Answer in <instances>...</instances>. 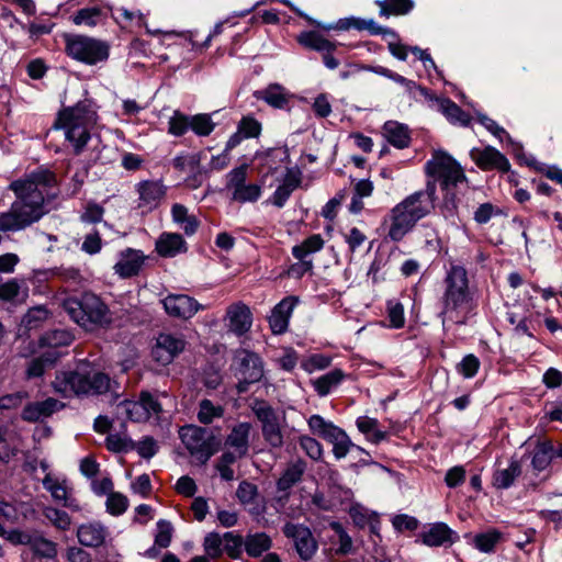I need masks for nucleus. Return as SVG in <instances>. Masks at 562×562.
Here are the masks:
<instances>
[{
	"mask_svg": "<svg viewBox=\"0 0 562 562\" xmlns=\"http://www.w3.org/2000/svg\"><path fill=\"white\" fill-rule=\"evenodd\" d=\"M56 186L55 173L42 168L12 181L9 189L16 200L0 214V231L18 232L38 222L47 213L46 202L56 195L49 193Z\"/></svg>",
	"mask_w": 562,
	"mask_h": 562,
	"instance_id": "f257e3e1",
	"label": "nucleus"
},
{
	"mask_svg": "<svg viewBox=\"0 0 562 562\" xmlns=\"http://www.w3.org/2000/svg\"><path fill=\"white\" fill-rule=\"evenodd\" d=\"M435 183L428 182L426 191H417L391 209L384 218L383 225L387 229V237L392 241H401L411 233L416 223L428 215L434 209Z\"/></svg>",
	"mask_w": 562,
	"mask_h": 562,
	"instance_id": "f03ea898",
	"label": "nucleus"
},
{
	"mask_svg": "<svg viewBox=\"0 0 562 562\" xmlns=\"http://www.w3.org/2000/svg\"><path fill=\"white\" fill-rule=\"evenodd\" d=\"M445 285L440 313L442 324L446 321L464 324L472 305L467 270L462 266L452 265L447 272Z\"/></svg>",
	"mask_w": 562,
	"mask_h": 562,
	"instance_id": "7ed1b4c3",
	"label": "nucleus"
},
{
	"mask_svg": "<svg viewBox=\"0 0 562 562\" xmlns=\"http://www.w3.org/2000/svg\"><path fill=\"white\" fill-rule=\"evenodd\" d=\"M98 115L87 102H78L58 113L56 128H61L65 138L72 146L74 153L80 155L91 138V131L97 124Z\"/></svg>",
	"mask_w": 562,
	"mask_h": 562,
	"instance_id": "20e7f679",
	"label": "nucleus"
},
{
	"mask_svg": "<svg viewBox=\"0 0 562 562\" xmlns=\"http://www.w3.org/2000/svg\"><path fill=\"white\" fill-rule=\"evenodd\" d=\"M53 390L64 396L95 395L111 390L110 378L100 371L86 368L58 371L50 383Z\"/></svg>",
	"mask_w": 562,
	"mask_h": 562,
	"instance_id": "39448f33",
	"label": "nucleus"
},
{
	"mask_svg": "<svg viewBox=\"0 0 562 562\" xmlns=\"http://www.w3.org/2000/svg\"><path fill=\"white\" fill-rule=\"evenodd\" d=\"M63 307L74 322L89 330L111 322L108 306L92 293L68 297L64 300Z\"/></svg>",
	"mask_w": 562,
	"mask_h": 562,
	"instance_id": "423d86ee",
	"label": "nucleus"
},
{
	"mask_svg": "<svg viewBox=\"0 0 562 562\" xmlns=\"http://www.w3.org/2000/svg\"><path fill=\"white\" fill-rule=\"evenodd\" d=\"M66 52L78 61L95 65L109 58L110 46L98 38L75 35L66 38Z\"/></svg>",
	"mask_w": 562,
	"mask_h": 562,
	"instance_id": "0eeeda50",
	"label": "nucleus"
},
{
	"mask_svg": "<svg viewBox=\"0 0 562 562\" xmlns=\"http://www.w3.org/2000/svg\"><path fill=\"white\" fill-rule=\"evenodd\" d=\"M180 438L191 456L202 464L216 452L214 437L205 428L195 425L184 426L180 429Z\"/></svg>",
	"mask_w": 562,
	"mask_h": 562,
	"instance_id": "6e6552de",
	"label": "nucleus"
},
{
	"mask_svg": "<svg viewBox=\"0 0 562 562\" xmlns=\"http://www.w3.org/2000/svg\"><path fill=\"white\" fill-rule=\"evenodd\" d=\"M426 172L440 181L443 189L457 186L465 180V175L460 165L448 154L437 151L426 165Z\"/></svg>",
	"mask_w": 562,
	"mask_h": 562,
	"instance_id": "1a4fd4ad",
	"label": "nucleus"
},
{
	"mask_svg": "<svg viewBox=\"0 0 562 562\" xmlns=\"http://www.w3.org/2000/svg\"><path fill=\"white\" fill-rule=\"evenodd\" d=\"M235 374L239 382V393L246 392L249 384L256 383L263 376V364L260 357L247 349L236 350L233 361Z\"/></svg>",
	"mask_w": 562,
	"mask_h": 562,
	"instance_id": "9d476101",
	"label": "nucleus"
},
{
	"mask_svg": "<svg viewBox=\"0 0 562 562\" xmlns=\"http://www.w3.org/2000/svg\"><path fill=\"white\" fill-rule=\"evenodd\" d=\"M307 424L314 435L333 443V452L336 458L340 459L347 456L351 443L344 430L325 420L321 415H312Z\"/></svg>",
	"mask_w": 562,
	"mask_h": 562,
	"instance_id": "9b49d317",
	"label": "nucleus"
},
{
	"mask_svg": "<svg viewBox=\"0 0 562 562\" xmlns=\"http://www.w3.org/2000/svg\"><path fill=\"white\" fill-rule=\"evenodd\" d=\"M187 347V340L179 333H160L151 349L154 361L160 366L170 364Z\"/></svg>",
	"mask_w": 562,
	"mask_h": 562,
	"instance_id": "f8f14e48",
	"label": "nucleus"
},
{
	"mask_svg": "<svg viewBox=\"0 0 562 562\" xmlns=\"http://www.w3.org/2000/svg\"><path fill=\"white\" fill-rule=\"evenodd\" d=\"M284 536L292 539L302 560H310L317 551V541L312 531L304 525L288 522L283 526Z\"/></svg>",
	"mask_w": 562,
	"mask_h": 562,
	"instance_id": "ddd939ff",
	"label": "nucleus"
},
{
	"mask_svg": "<svg viewBox=\"0 0 562 562\" xmlns=\"http://www.w3.org/2000/svg\"><path fill=\"white\" fill-rule=\"evenodd\" d=\"M138 193V209L151 212L157 209L166 195V187L161 181L145 180L136 186Z\"/></svg>",
	"mask_w": 562,
	"mask_h": 562,
	"instance_id": "4468645a",
	"label": "nucleus"
},
{
	"mask_svg": "<svg viewBox=\"0 0 562 562\" xmlns=\"http://www.w3.org/2000/svg\"><path fill=\"white\" fill-rule=\"evenodd\" d=\"M470 156L475 165L483 170L496 169L502 172H507L510 169L508 159L492 146L473 148L470 151Z\"/></svg>",
	"mask_w": 562,
	"mask_h": 562,
	"instance_id": "2eb2a0df",
	"label": "nucleus"
},
{
	"mask_svg": "<svg viewBox=\"0 0 562 562\" xmlns=\"http://www.w3.org/2000/svg\"><path fill=\"white\" fill-rule=\"evenodd\" d=\"M229 331L237 336L246 334L252 325L250 308L243 302L231 304L225 314Z\"/></svg>",
	"mask_w": 562,
	"mask_h": 562,
	"instance_id": "dca6fc26",
	"label": "nucleus"
},
{
	"mask_svg": "<svg viewBox=\"0 0 562 562\" xmlns=\"http://www.w3.org/2000/svg\"><path fill=\"white\" fill-rule=\"evenodd\" d=\"M165 311L173 317L191 318L200 310V304L191 296L171 294L162 300Z\"/></svg>",
	"mask_w": 562,
	"mask_h": 562,
	"instance_id": "f3484780",
	"label": "nucleus"
},
{
	"mask_svg": "<svg viewBox=\"0 0 562 562\" xmlns=\"http://www.w3.org/2000/svg\"><path fill=\"white\" fill-rule=\"evenodd\" d=\"M65 406L64 403L56 398L48 397L44 401L32 402L25 405L21 417L29 423H36L50 417L54 413L60 411Z\"/></svg>",
	"mask_w": 562,
	"mask_h": 562,
	"instance_id": "a211bd4d",
	"label": "nucleus"
},
{
	"mask_svg": "<svg viewBox=\"0 0 562 562\" xmlns=\"http://www.w3.org/2000/svg\"><path fill=\"white\" fill-rule=\"evenodd\" d=\"M299 302L297 296H286L279 302L269 316V324L273 334H283L289 326V318Z\"/></svg>",
	"mask_w": 562,
	"mask_h": 562,
	"instance_id": "6ab92c4d",
	"label": "nucleus"
},
{
	"mask_svg": "<svg viewBox=\"0 0 562 562\" xmlns=\"http://www.w3.org/2000/svg\"><path fill=\"white\" fill-rule=\"evenodd\" d=\"M60 358V353L56 350H47L38 357L31 358L25 363L24 375L26 380L42 378L46 370L53 368Z\"/></svg>",
	"mask_w": 562,
	"mask_h": 562,
	"instance_id": "aec40b11",
	"label": "nucleus"
},
{
	"mask_svg": "<svg viewBox=\"0 0 562 562\" xmlns=\"http://www.w3.org/2000/svg\"><path fill=\"white\" fill-rule=\"evenodd\" d=\"M144 259L139 250L128 248L121 252L119 261L114 265V271L122 278L136 276L143 267Z\"/></svg>",
	"mask_w": 562,
	"mask_h": 562,
	"instance_id": "412c9836",
	"label": "nucleus"
},
{
	"mask_svg": "<svg viewBox=\"0 0 562 562\" xmlns=\"http://www.w3.org/2000/svg\"><path fill=\"white\" fill-rule=\"evenodd\" d=\"M456 533L445 522H436L420 533L424 544L428 547H440L446 543L454 542Z\"/></svg>",
	"mask_w": 562,
	"mask_h": 562,
	"instance_id": "4be33fe9",
	"label": "nucleus"
},
{
	"mask_svg": "<svg viewBox=\"0 0 562 562\" xmlns=\"http://www.w3.org/2000/svg\"><path fill=\"white\" fill-rule=\"evenodd\" d=\"M251 428L249 423H238L232 428L225 440V445L234 449L238 457H245L248 452Z\"/></svg>",
	"mask_w": 562,
	"mask_h": 562,
	"instance_id": "5701e85b",
	"label": "nucleus"
},
{
	"mask_svg": "<svg viewBox=\"0 0 562 562\" xmlns=\"http://www.w3.org/2000/svg\"><path fill=\"white\" fill-rule=\"evenodd\" d=\"M106 529L99 522H89L78 528L77 537L85 547L97 548L104 543Z\"/></svg>",
	"mask_w": 562,
	"mask_h": 562,
	"instance_id": "b1692460",
	"label": "nucleus"
},
{
	"mask_svg": "<svg viewBox=\"0 0 562 562\" xmlns=\"http://www.w3.org/2000/svg\"><path fill=\"white\" fill-rule=\"evenodd\" d=\"M324 246V239L321 235H312L306 238L302 244L296 245L292 248L293 256L301 261L303 271H310L313 268L311 260H305V257L310 254H314L321 250Z\"/></svg>",
	"mask_w": 562,
	"mask_h": 562,
	"instance_id": "393cba45",
	"label": "nucleus"
},
{
	"mask_svg": "<svg viewBox=\"0 0 562 562\" xmlns=\"http://www.w3.org/2000/svg\"><path fill=\"white\" fill-rule=\"evenodd\" d=\"M156 250L162 257H173L186 250V241L180 234L164 233L156 241Z\"/></svg>",
	"mask_w": 562,
	"mask_h": 562,
	"instance_id": "a878e982",
	"label": "nucleus"
},
{
	"mask_svg": "<svg viewBox=\"0 0 562 562\" xmlns=\"http://www.w3.org/2000/svg\"><path fill=\"white\" fill-rule=\"evenodd\" d=\"M306 470V463L302 460H296L285 468L280 479L277 482L278 491L286 492L296 483H299Z\"/></svg>",
	"mask_w": 562,
	"mask_h": 562,
	"instance_id": "bb28decb",
	"label": "nucleus"
},
{
	"mask_svg": "<svg viewBox=\"0 0 562 562\" xmlns=\"http://www.w3.org/2000/svg\"><path fill=\"white\" fill-rule=\"evenodd\" d=\"M385 139L397 148H405L409 144V134L405 125L396 121H387L383 126Z\"/></svg>",
	"mask_w": 562,
	"mask_h": 562,
	"instance_id": "cd10ccee",
	"label": "nucleus"
},
{
	"mask_svg": "<svg viewBox=\"0 0 562 562\" xmlns=\"http://www.w3.org/2000/svg\"><path fill=\"white\" fill-rule=\"evenodd\" d=\"M171 216L176 224L182 226L187 235H193L198 231V218L194 215L189 214V211L184 205L179 203L173 204L171 207Z\"/></svg>",
	"mask_w": 562,
	"mask_h": 562,
	"instance_id": "c85d7f7f",
	"label": "nucleus"
},
{
	"mask_svg": "<svg viewBox=\"0 0 562 562\" xmlns=\"http://www.w3.org/2000/svg\"><path fill=\"white\" fill-rule=\"evenodd\" d=\"M244 544L247 554L257 558L271 548L272 540L267 533L257 532L246 536Z\"/></svg>",
	"mask_w": 562,
	"mask_h": 562,
	"instance_id": "c756f323",
	"label": "nucleus"
},
{
	"mask_svg": "<svg viewBox=\"0 0 562 562\" xmlns=\"http://www.w3.org/2000/svg\"><path fill=\"white\" fill-rule=\"evenodd\" d=\"M297 41L301 45L318 52L330 53L335 48V45L331 42L317 32L301 33L297 36Z\"/></svg>",
	"mask_w": 562,
	"mask_h": 562,
	"instance_id": "7c9ffc66",
	"label": "nucleus"
},
{
	"mask_svg": "<svg viewBox=\"0 0 562 562\" xmlns=\"http://www.w3.org/2000/svg\"><path fill=\"white\" fill-rule=\"evenodd\" d=\"M74 341V336L64 329H55L45 333L38 339L40 347L56 349L63 346H69Z\"/></svg>",
	"mask_w": 562,
	"mask_h": 562,
	"instance_id": "2f4dec72",
	"label": "nucleus"
},
{
	"mask_svg": "<svg viewBox=\"0 0 562 562\" xmlns=\"http://www.w3.org/2000/svg\"><path fill=\"white\" fill-rule=\"evenodd\" d=\"M440 110L445 116L453 124L468 126L471 123L470 114L464 112L458 104L449 99H443L440 101Z\"/></svg>",
	"mask_w": 562,
	"mask_h": 562,
	"instance_id": "473e14b6",
	"label": "nucleus"
},
{
	"mask_svg": "<svg viewBox=\"0 0 562 562\" xmlns=\"http://www.w3.org/2000/svg\"><path fill=\"white\" fill-rule=\"evenodd\" d=\"M520 473L521 465L519 461L512 460L508 468L495 472L493 484L497 488H507L514 483L515 479L519 476Z\"/></svg>",
	"mask_w": 562,
	"mask_h": 562,
	"instance_id": "72a5a7b5",
	"label": "nucleus"
},
{
	"mask_svg": "<svg viewBox=\"0 0 562 562\" xmlns=\"http://www.w3.org/2000/svg\"><path fill=\"white\" fill-rule=\"evenodd\" d=\"M380 7V14L390 16L392 14L401 15L408 13L413 8L412 0H381L376 1Z\"/></svg>",
	"mask_w": 562,
	"mask_h": 562,
	"instance_id": "f704fd0d",
	"label": "nucleus"
},
{
	"mask_svg": "<svg viewBox=\"0 0 562 562\" xmlns=\"http://www.w3.org/2000/svg\"><path fill=\"white\" fill-rule=\"evenodd\" d=\"M224 414V408L221 405H215L211 400L204 398L199 403L198 419L202 424H211L214 419L221 418Z\"/></svg>",
	"mask_w": 562,
	"mask_h": 562,
	"instance_id": "c9c22d12",
	"label": "nucleus"
},
{
	"mask_svg": "<svg viewBox=\"0 0 562 562\" xmlns=\"http://www.w3.org/2000/svg\"><path fill=\"white\" fill-rule=\"evenodd\" d=\"M344 378V373L339 369H335L313 382L315 390L321 396H325L329 393L330 389L340 383Z\"/></svg>",
	"mask_w": 562,
	"mask_h": 562,
	"instance_id": "e433bc0d",
	"label": "nucleus"
},
{
	"mask_svg": "<svg viewBox=\"0 0 562 562\" xmlns=\"http://www.w3.org/2000/svg\"><path fill=\"white\" fill-rule=\"evenodd\" d=\"M121 414L133 422H146L149 419L146 408L138 401H123L119 405Z\"/></svg>",
	"mask_w": 562,
	"mask_h": 562,
	"instance_id": "4c0bfd02",
	"label": "nucleus"
},
{
	"mask_svg": "<svg viewBox=\"0 0 562 562\" xmlns=\"http://www.w3.org/2000/svg\"><path fill=\"white\" fill-rule=\"evenodd\" d=\"M251 409L258 420L261 423V427H266L267 425H271L279 420L276 411L265 401H255Z\"/></svg>",
	"mask_w": 562,
	"mask_h": 562,
	"instance_id": "58836bf2",
	"label": "nucleus"
},
{
	"mask_svg": "<svg viewBox=\"0 0 562 562\" xmlns=\"http://www.w3.org/2000/svg\"><path fill=\"white\" fill-rule=\"evenodd\" d=\"M102 18V10L99 7L85 8L79 10L72 21L76 25L95 26Z\"/></svg>",
	"mask_w": 562,
	"mask_h": 562,
	"instance_id": "ea45409f",
	"label": "nucleus"
},
{
	"mask_svg": "<svg viewBox=\"0 0 562 562\" xmlns=\"http://www.w3.org/2000/svg\"><path fill=\"white\" fill-rule=\"evenodd\" d=\"M357 427L361 432L370 435V440L374 443H379L386 437V432L378 429V420L375 418L360 417L357 420Z\"/></svg>",
	"mask_w": 562,
	"mask_h": 562,
	"instance_id": "a19ab883",
	"label": "nucleus"
},
{
	"mask_svg": "<svg viewBox=\"0 0 562 562\" xmlns=\"http://www.w3.org/2000/svg\"><path fill=\"white\" fill-rule=\"evenodd\" d=\"M553 456V447L550 442H540L532 457V467L537 471L544 470L551 462Z\"/></svg>",
	"mask_w": 562,
	"mask_h": 562,
	"instance_id": "79ce46f5",
	"label": "nucleus"
},
{
	"mask_svg": "<svg viewBox=\"0 0 562 562\" xmlns=\"http://www.w3.org/2000/svg\"><path fill=\"white\" fill-rule=\"evenodd\" d=\"M502 533L496 529L488 530L487 532L477 533L473 542L482 552H491L494 550L496 543L501 540Z\"/></svg>",
	"mask_w": 562,
	"mask_h": 562,
	"instance_id": "37998d69",
	"label": "nucleus"
},
{
	"mask_svg": "<svg viewBox=\"0 0 562 562\" xmlns=\"http://www.w3.org/2000/svg\"><path fill=\"white\" fill-rule=\"evenodd\" d=\"M30 547L37 555L43 558L53 559L57 554L56 544L38 535H33Z\"/></svg>",
	"mask_w": 562,
	"mask_h": 562,
	"instance_id": "c03bdc74",
	"label": "nucleus"
},
{
	"mask_svg": "<svg viewBox=\"0 0 562 562\" xmlns=\"http://www.w3.org/2000/svg\"><path fill=\"white\" fill-rule=\"evenodd\" d=\"M300 184V180L294 177H288L284 182L277 188L273 193V204L278 207L284 205L291 193Z\"/></svg>",
	"mask_w": 562,
	"mask_h": 562,
	"instance_id": "a18cd8bd",
	"label": "nucleus"
},
{
	"mask_svg": "<svg viewBox=\"0 0 562 562\" xmlns=\"http://www.w3.org/2000/svg\"><path fill=\"white\" fill-rule=\"evenodd\" d=\"M260 98L273 108H283L288 100L283 89L279 85H271L260 92Z\"/></svg>",
	"mask_w": 562,
	"mask_h": 562,
	"instance_id": "49530a36",
	"label": "nucleus"
},
{
	"mask_svg": "<svg viewBox=\"0 0 562 562\" xmlns=\"http://www.w3.org/2000/svg\"><path fill=\"white\" fill-rule=\"evenodd\" d=\"M213 123L209 114H196L190 117V128L199 136H207L214 130Z\"/></svg>",
	"mask_w": 562,
	"mask_h": 562,
	"instance_id": "de8ad7c7",
	"label": "nucleus"
},
{
	"mask_svg": "<svg viewBox=\"0 0 562 562\" xmlns=\"http://www.w3.org/2000/svg\"><path fill=\"white\" fill-rule=\"evenodd\" d=\"M44 516L48 519L56 528L60 530L69 529L71 519L69 515L60 509L54 507H46L44 509Z\"/></svg>",
	"mask_w": 562,
	"mask_h": 562,
	"instance_id": "09e8293b",
	"label": "nucleus"
},
{
	"mask_svg": "<svg viewBox=\"0 0 562 562\" xmlns=\"http://www.w3.org/2000/svg\"><path fill=\"white\" fill-rule=\"evenodd\" d=\"M261 431L263 439L270 447L280 448L283 446V434L279 420L266 427H261Z\"/></svg>",
	"mask_w": 562,
	"mask_h": 562,
	"instance_id": "8fccbe9b",
	"label": "nucleus"
},
{
	"mask_svg": "<svg viewBox=\"0 0 562 562\" xmlns=\"http://www.w3.org/2000/svg\"><path fill=\"white\" fill-rule=\"evenodd\" d=\"M261 189L258 184H243L232 193L233 200L240 203L257 201Z\"/></svg>",
	"mask_w": 562,
	"mask_h": 562,
	"instance_id": "3c124183",
	"label": "nucleus"
},
{
	"mask_svg": "<svg viewBox=\"0 0 562 562\" xmlns=\"http://www.w3.org/2000/svg\"><path fill=\"white\" fill-rule=\"evenodd\" d=\"M48 318V311L43 306L30 308L23 317V324L29 329L41 326Z\"/></svg>",
	"mask_w": 562,
	"mask_h": 562,
	"instance_id": "603ef678",
	"label": "nucleus"
},
{
	"mask_svg": "<svg viewBox=\"0 0 562 562\" xmlns=\"http://www.w3.org/2000/svg\"><path fill=\"white\" fill-rule=\"evenodd\" d=\"M106 448L113 452H127L135 448V442L127 438L121 437L120 435H109L105 439Z\"/></svg>",
	"mask_w": 562,
	"mask_h": 562,
	"instance_id": "864d4df0",
	"label": "nucleus"
},
{
	"mask_svg": "<svg viewBox=\"0 0 562 562\" xmlns=\"http://www.w3.org/2000/svg\"><path fill=\"white\" fill-rule=\"evenodd\" d=\"M236 496L244 505L254 504L258 498V487L248 481H243L238 485Z\"/></svg>",
	"mask_w": 562,
	"mask_h": 562,
	"instance_id": "5fc2aeb1",
	"label": "nucleus"
},
{
	"mask_svg": "<svg viewBox=\"0 0 562 562\" xmlns=\"http://www.w3.org/2000/svg\"><path fill=\"white\" fill-rule=\"evenodd\" d=\"M128 506V499L121 493H110L106 499V509L111 515L123 514Z\"/></svg>",
	"mask_w": 562,
	"mask_h": 562,
	"instance_id": "6e6d98bb",
	"label": "nucleus"
},
{
	"mask_svg": "<svg viewBox=\"0 0 562 562\" xmlns=\"http://www.w3.org/2000/svg\"><path fill=\"white\" fill-rule=\"evenodd\" d=\"M201 162V154L180 155L173 159V166L180 171H195Z\"/></svg>",
	"mask_w": 562,
	"mask_h": 562,
	"instance_id": "4d7b16f0",
	"label": "nucleus"
},
{
	"mask_svg": "<svg viewBox=\"0 0 562 562\" xmlns=\"http://www.w3.org/2000/svg\"><path fill=\"white\" fill-rule=\"evenodd\" d=\"M43 485L50 493L54 499L64 502V505L68 506L67 488L61 483L52 479L50 476H45L43 480Z\"/></svg>",
	"mask_w": 562,
	"mask_h": 562,
	"instance_id": "13d9d810",
	"label": "nucleus"
},
{
	"mask_svg": "<svg viewBox=\"0 0 562 562\" xmlns=\"http://www.w3.org/2000/svg\"><path fill=\"white\" fill-rule=\"evenodd\" d=\"M224 539L216 532H210L205 536L203 547L205 553L211 558H217L222 554V544Z\"/></svg>",
	"mask_w": 562,
	"mask_h": 562,
	"instance_id": "bf43d9fd",
	"label": "nucleus"
},
{
	"mask_svg": "<svg viewBox=\"0 0 562 562\" xmlns=\"http://www.w3.org/2000/svg\"><path fill=\"white\" fill-rule=\"evenodd\" d=\"M21 284L18 280H9L0 284V301L11 302L21 295Z\"/></svg>",
	"mask_w": 562,
	"mask_h": 562,
	"instance_id": "052dcab7",
	"label": "nucleus"
},
{
	"mask_svg": "<svg viewBox=\"0 0 562 562\" xmlns=\"http://www.w3.org/2000/svg\"><path fill=\"white\" fill-rule=\"evenodd\" d=\"M246 178L247 166L243 165L240 167H237L227 175L226 188L233 193L235 190H237L239 187L246 183Z\"/></svg>",
	"mask_w": 562,
	"mask_h": 562,
	"instance_id": "680f3d73",
	"label": "nucleus"
},
{
	"mask_svg": "<svg viewBox=\"0 0 562 562\" xmlns=\"http://www.w3.org/2000/svg\"><path fill=\"white\" fill-rule=\"evenodd\" d=\"M158 532L155 537V546L160 549L169 547L172 537V527L170 522L166 520H159L157 522Z\"/></svg>",
	"mask_w": 562,
	"mask_h": 562,
	"instance_id": "e2e57ef3",
	"label": "nucleus"
},
{
	"mask_svg": "<svg viewBox=\"0 0 562 562\" xmlns=\"http://www.w3.org/2000/svg\"><path fill=\"white\" fill-rule=\"evenodd\" d=\"M245 138L257 137L261 132L260 123L250 116L240 120L237 130Z\"/></svg>",
	"mask_w": 562,
	"mask_h": 562,
	"instance_id": "0e129e2a",
	"label": "nucleus"
},
{
	"mask_svg": "<svg viewBox=\"0 0 562 562\" xmlns=\"http://www.w3.org/2000/svg\"><path fill=\"white\" fill-rule=\"evenodd\" d=\"M223 539L227 554L233 559L238 558L241 552V546L244 543L243 538L238 535H234L233 532H226L224 533Z\"/></svg>",
	"mask_w": 562,
	"mask_h": 562,
	"instance_id": "69168bd1",
	"label": "nucleus"
},
{
	"mask_svg": "<svg viewBox=\"0 0 562 562\" xmlns=\"http://www.w3.org/2000/svg\"><path fill=\"white\" fill-rule=\"evenodd\" d=\"M299 443L306 454L313 460H318L322 457L323 450L316 439L310 436H301L299 438Z\"/></svg>",
	"mask_w": 562,
	"mask_h": 562,
	"instance_id": "338daca9",
	"label": "nucleus"
},
{
	"mask_svg": "<svg viewBox=\"0 0 562 562\" xmlns=\"http://www.w3.org/2000/svg\"><path fill=\"white\" fill-rule=\"evenodd\" d=\"M190 127V117L175 113V115L169 120V133L175 136L183 135L188 128Z\"/></svg>",
	"mask_w": 562,
	"mask_h": 562,
	"instance_id": "774afa93",
	"label": "nucleus"
}]
</instances>
